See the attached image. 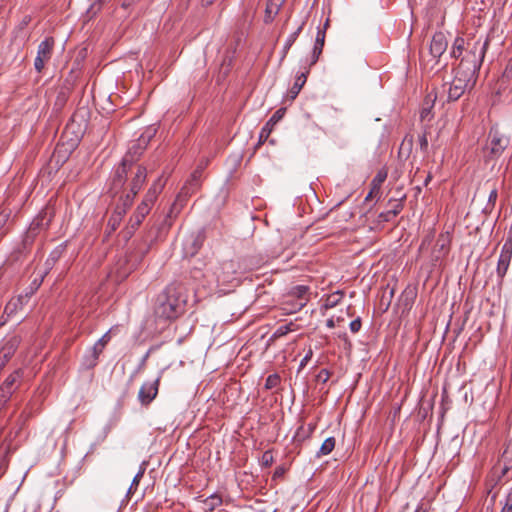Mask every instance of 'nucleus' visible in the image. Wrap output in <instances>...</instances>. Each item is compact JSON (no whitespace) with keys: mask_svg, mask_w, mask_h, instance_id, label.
I'll return each instance as SVG.
<instances>
[{"mask_svg":"<svg viewBox=\"0 0 512 512\" xmlns=\"http://www.w3.org/2000/svg\"><path fill=\"white\" fill-rule=\"evenodd\" d=\"M487 42L478 50V43H475L469 54L465 55L459 66L456 68L455 76L448 88V99L451 101L458 100L468 87H473L476 83L478 72L481 68Z\"/></svg>","mask_w":512,"mask_h":512,"instance_id":"f257e3e1","label":"nucleus"},{"mask_svg":"<svg viewBox=\"0 0 512 512\" xmlns=\"http://www.w3.org/2000/svg\"><path fill=\"white\" fill-rule=\"evenodd\" d=\"M187 301L185 289L180 283L169 284L158 297L156 314L164 319H175L183 311Z\"/></svg>","mask_w":512,"mask_h":512,"instance_id":"f03ea898","label":"nucleus"},{"mask_svg":"<svg viewBox=\"0 0 512 512\" xmlns=\"http://www.w3.org/2000/svg\"><path fill=\"white\" fill-rule=\"evenodd\" d=\"M145 140L139 139L138 144H134L129 148L128 153L124 156L121 164L115 169L111 178L110 192L113 196L120 192H125V186L129 187L132 176L131 172L135 171L142 165L133 166L134 156H140L145 148Z\"/></svg>","mask_w":512,"mask_h":512,"instance_id":"7ed1b4c3","label":"nucleus"},{"mask_svg":"<svg viewBox=\"0 0 512 512\" xmlns=\"http://www.w3.org/2000/svg\"><path fill=\"white\" fill-rule=\"evenodd\" d=\"M131 176V182L129 183V187H127L128 191L123 197H121V205L116 207L115 213L109 219L108 225L111 226L112 230H115L119 225L122 216L132 205L134 197L141 190L143 184L145 183L147 178L146 167H138L135 171L131 172Z\"/></svg>","mask_w":512,"mask_h":512,"instance_id":"20e7f679","label":"nucleus"},{"mask_svg":"<svg viewBox=\"0 0 512 512\" xmlns=\"http://www.w3.org/2000/svg\"><path fill=\"white\" fill-rule=\"evenodd\" d=\"M163 188V184L161 183V179H157L150 186L148 191L146 192L142 202L138 205L135 213L130 218V223L132 228H137L143 222L146 215L149 214L151 208L154 205L158 195L161 193Z\"/></svg>","mask_w":512,"mask_h":512,"instance_id":"39448f33","label":"nucleus"},{"mask_svg":"<svg viewBox=\"0 0 512 512\" xmlns=\"http://www.w3.org/2000/svg\"><path fill=\"white\" fill-rule=\"evenodd\" d=\"M286 297L295 301L290 305L289 300H286L283 303V310L288 314L298 312L304 308L309 301V287L306 285L294 286L289 290Z\"/></svg>","mask_w":512,"mask_h":512,"instance_id":"423d86ee","label":"nucleus"},{"mask_svg":"<svg viewBox=\"0 0 512 512\" xmlns=\"http://www.w3.org/2000/svg\"><path fill=\"white\" fill-rule=\"evenodd\" d=\"M239 264L234 260H225L213 268V274L218 284L226 285L237 280Z\"/></svg>","mask_w":512,"mask_h":512,"instance_id":"0eeeda50","label":"nucleus"},{"mask_svg":"<svg viewBox=\"0 0 512 512\" xmlns=\"http://www.w3.org/2000/svg\"><path fill=\"white\" fill-rule=\"evenodd\" d=\"M512 260V233H509L502 245L497 262L496 274L500 282L503 281Z\"/></svg>","mask_w":512,"mask_h":512,"instance_id":"6e6552de","label":"nucleus"},{"mask_svg":"<svg viewBox=\"0 0 512 512\" xmlns=\"http://www.w3.org/2000/svg\"><path fill=\"white\" fill-rule=\"evenodd\" d=\"M54 45L55 41L53 37H46L38 45L37 55L34 60V67L37 72L41 73L45 68L46 63L51 59Z\"/></svg>","mask_w":512,"mask_h":512,"instance_id":"1a4fd4ad","label":"nucleus"},{"mask_svg":"<svg viewBox=\"0 0 512 512\" xmlns=\"http://www.w3.org/2000/svg\"><path fill=\"white\" fill-rule=\"evenodd\" d=\"M207 163L200 164L191 174L177 196V201H184L194 194L201 185L202 172Z\"/></svg>","mask_w":512,"mask_h":512,"instance_id":"9d476101","label":"nucleus"},{"mask_svg":"<svg viewBox=\"0 0 512 512\" xmlns=\"http://www.w3.org/2000/svg\"><path fill=\"white\" fill-rule=\"evenodd\" d=\"M162 372L152 382H144L138 392V400L143 406H148L157 396Z\"/></svg>","mask_w":512,"mask_h":512,"instance_id":"9b49d317","label":"nucleus"},{"mask_svg":"<svg viewBox=\"0 0 512 512\" xmlns=\"http://www.w3.org/2000/svg\"><path fill=\"white\" fill-rule=\"evenodd\" d=\"M489 149L493 157L500 156L509 144V139L498 131L491 130L489 133Z\"/></svg>","mask_w":512,"mask_h":512,"instance_id":"f8f14e48","label":"nucleus"},{"mask_svg":"<svg viewBox=\"0 0 512 512\" xmlns=\"http://www.w3.org/2000/svg\"><path fill=\"white\" fill-rule=\"evenodd\" d=\"M448 42L445 35L442 32H437L433 35L429 51L434 59L440 58L446 51Z\"/></svg>","mask_w":512,"mask_h":512,"instance_id":"ddd939ff","label":"nucleus"},{"mask_svg":"<svg viewBox=\"0 0 512 512\" xmlns=\"http://www.w3.org/2000/svg\"><path fill=\"white\" fill-rule=\"evenodd\" d=\"M118 331V326L111 327L93 346L92 348V357L93 361L91 366H95L99 355L103 352L105 346L110 342L113 334H116Z\"/></svg>","mask_w":512,"mask_h":512,"instance_id":"4468645a","label":"nucleus"},{"mask_svg":"<svg viewBox=\"0 0 512 512\" xmlns=\"http://www.w3.org/2000/svg\"><path fill=\"white\" fill-rule=\"evenodd\" d=\"M284 113V109L277 110L267 121V123L262 127L259 134V144L264 143L268 139L269 135L273 130L274 125L282 119Z\"/></svg>","mask_w":512,"mask_h":512,"instance_id":"2eb2a0df","label":"nucleus"},{"mask_svg":"<svg viewBox=\"0 0 512 512\" xmlns=\"http://www.w3.org/2000/svg\"><path fill=\"white\" fill-rule=\"evenodd\" d=\"M65 249L66 245L60 244L50 252L48 258L44 263V273L48 274L52 270V268L55 266L58 260L63 256Z\"/></svg>","mask_w":512,"mask_h":512,"instance_id":"dca6fc26","label":"nucleus"},{"mask_svg":"<svg viewBox=\"0 0 512 512\" xmlns=\"http://www.w3.org/2000/svg\"><path fill=\"white\" fill-rule=\"evenodd\" d=\"M286 0H267L264 22L271 23L278 15L282 5Z\"/></svg>","mask_w":512,"mask_h":512,"instance_id":"f3484780","label":"nucleus"},{"mask_svg":"<svg viewBox=\"0 0 512 512\" xmlns=\"http://www.w3.org/2000/svg\"><path fill=\"white\" fill-rule=\"evenodd\" d=\"M387 178V172L379 171L371 181V190L365 197V201H369L373 197L380 195L381 186Z\"/></svg>","mask_w":512,"mask_h":512,"instance_id":"a211bd4d","label":"nucleus"},{"mask_svg":"<svg viewBox=\"0 0 512 512\" xmlns=\"http://www.w3.org/2000/svg\"><path fill=\"white\" fill-rule=\"evenodd\" d=\"M309 69L310 68L306 67L305 71L301 72L299 75L296 76L295 82H294L293 86L288 91V97L291 100H294L298 96V94L301 91L302 87L306 83L307 75L309 73Z\"/></svg>","mask_w":512,"mask_h":512,"instance_id":"6ab92c4d","label":"nucleus"},{"mask_svg":"<svg viewBox=\"0 0 512 512\" xmlns=\"http://www.w3.org/2000/svg\"><path fill=\"white\" fill-rule=\"evenodd\" d=\"M305 25V21H302L296 28L294 32H292L287 39L285 40L283 51H282V59H284L289 51V49L292 47V45L295 43L296 39L298 38L299 34L303 30V27Z\"/></svg>","mask_w":512,"mask_h":512,"instance_id":"aec40b11","label":"nucleus"},{"mask_svg":"<svg viewBox=\"0 0 512 512\" xmlns=\"http://www.w3.org/2000/svg\"><path fill=\"white\" fill-rule=\"evenodd\" d=\"M342 298L343 293L340 291L327 295L324 299L321 309L328 310L336 307L341 302Z\"/></svg>","mask_w":512,"mask_h":512,"instance_id":"412c9836","label":"nucleus"},{"mask_svg":"<svg viewBox=\"0 0 512 512\" xmlns=\"http://www.w3.org/2000/svg\"><path fill=\"white\" fill-rule=\"evenodd\" d=\"M464 50H467V44L463 37H456L450 51L453 58L458 59L462 56Z\"/></svg>","mask_w":512,"mask_h":512,"instance_id":"4be33fe9","label":"nucleus"},{"mask_svg":"<svg viewBox=\"0 0 512 512\" xmlns=\"http://www.w3.org/2000/svg\"><path fill=\"white\" fill-rule=\"evenodd\" d=\"M203 503L205 504L207 511L212 512L223 503V500L219 494L214 493L205 498Z\"/></svg>","mask_w":512,"mask_h":512,"instance_id":"5701e85b","label":"nucleus"},{"mask_svg":"<svg viewBox=\"0 0 512 512\" xmlns=\"http://www.w3.org/2000/svg\"><path fill=\"white\" fill-rule=\"evenodd\" d=\"M336 440L334 437H328L322 443L319 451L317 452V457L326 456L330 454L335 448Z\"/></svg>","mask_w":512,"mask_h":512,"instance_id":"b1692460","label":"nucleus"},{"mask_svg":"<svg viewBox=\"0 0 512 512\" xmlns=\"http://www.w3.org/2000/svg\"><path fill=\"white\" fill-rule=\"evenodd\" d=\"M292 331H295L294 323L290 322L288 324L281 325V326H279L274 331V333L272 334L270 340H275V339H278L280 337H283V336L287 335L289 332H292Z\"/></svg>","mask_w":512,"mask_h":512,"instance_id":"393cba45","label":"nucleus"},{"mask_svg":"<svg viewBox=\"0 0 512 512\" xmlns=\"http://www.w3.org/2000/svg\"><path fill=\"white\" fill-rule=\"evenodd\" d=\"M18 344H19L18 338L17 337H12V338H10L9 340H7L5 342V344L0 349V351L5 353L6 355L12 357L13 354L15 353L16 349H17Z\"/></svg>","mask_w":512,"mask_h":512,"instance_id":"a878e982","label":"nucleus"},{"mask_svg":"<svg viewBox=\"0 0 512 512\" xmlns=\"http://www.w3.org/2000/svg\"><path fill=\"white\" fill-rule=\"evenodd\" d=\"M504 463L503 474H506L512 468V442L509 443L502 455Z\"/></svg>","mask_w":512,"mask_h":512,"instance_id":"bb28decb","label":"nucleus"},{"mask_svg":"<svg viewBox=\"0 0 512 512\" xmlns=\"http://www.w3.org/2000/svg\"><path fill=\"white\" fill-rule=\"evenodd\" d=\"M46 273L41 272L30 284L29 291L26 292L25 297H30L33 295L41 286L44 278L46 277Z\"/></svg>","mask_w":512,"mask_h":512,"instance_id":"cd10ccee","label":"nucleus"},{"mask_svg":"<svg viewBox=\"0 0 512 512\" xmlns=\"http://www.w3.org/2000/svg\"><path fill=\"white\" fill-rule=\"evenodd\" d=\"M323 47H324L323 45H319V44L314 43V47H313V50H312V53H311V57H310L309 62L307 64L308 68H311L314 64L317 63L320 55L322 54Z\"/></svg>","mask_w":512,"mask_h":512,"instance_id":"c85d7f7f","label":"nucleus"},{"mask_svg":"<svg viewBox=\"0 0 512 512\" xmlns=\"http://www.w3.org/2000/svg\"><path fill=\"white\" fill-rule=\"evenodd\" d=\"M281 378L277 373L270 374L266 378L265 389L271 390L277 388L280 385Z\"/></svg>","mask_w":512,"mask_h":512,"instance_id":"c756f323","label":"nucleus"},{"mask_svg":"<svg viewBox=\"0 0 512 512\" xmlns=\"http://www.w3.org/2000/svg\"><path fill=\"white\" fill-rule=\"evenodd\" d=\"M328 25H329V20L327 19L325 24H324L323 29H320V28L318 29V32H317V35H316V39H315V43L316 44L324 46L325 37H326V29H327Z\"/></svg>","mask_w":512,"mask_h":512,"instance_id":"7c9ffc66","label":"nucleus"},{"mask_svg":"<svg viewBox=\"0 0 512 512\" xmlns=\"http://www.w3.org/2000/svg\"><path fill=\"white\" fill-rule=\"evenodd\" d=\"M12 393L13 390L6 389L2 386L0 387V410L7 403Z\"/></svg>","mask_w":512,"mask_h":512,"instance_id":"2f4dec72","label":"nucleus"},{"mask_svg":"<svg viewBox=\"0 0 512 512\" xmlns=\"http://www.w3.org/2000/svg\"><path fill=\"white\" fill-rule=\"evenodd\" d=\"M18 378H19V373L17 371H15L14 373L10 374L6 378V380L3 383L2 387L6 388V389H9V390H13V385L17 381Z\"/></svg>","mask_w":512,"mask_h":512,"instance_id":"473e14b6","label":"nucleus"},{"mask_svg":"<svg viewBox=\"0 0 512 512\" xmlns=\"http://www.w3.org/2000/svg\"><path fill=\"white\" fill-rule=\"evenodd\" d=\"M501 512H512V489L505 497Z\"/></svg>","mask_w":512,"mask_h":512,"instance_id":"72a5a7b5","label":"nucleus"},{"mask_svg":"<svg viewBox=\"0 0 512 512\" xmlns=\"http://www.w3.org/2000/svg\"><path fill=\"white\" fill-rule=\"evenodd\" d=\"M436 246H439V250L442 252V255H445L448 252V241L447 238L441 235L436 242Z\"/></svg>","mask_w":512,"mask_h":512,"instance_id":"f704fd0d","label":"nucleus"},{"mask_svg":"<svg viewBox=\"0 0 512 512\" xmlns=\"http://www.w3.org/2000/svg\"><path fill=\"white\" fill-rule=\"evenodd\" d=\"M497 197H498V190L496 187H494L489 193L488 203H487L486 208L490 207L492 209L496 203Z\"/></svg>","mask_w":512,"mask_h":512,"instance_id":"c9c22d12","label":"nucleus"},{"mask_svg":"<svg viewBox=\"0 0 512 512\" xmlns=\"http://www.w3.org/2000/svg\"><path fill=\"white\" fill-rule=\"evenodd\" d=\"M397 216V210H388L387 212H382L380 215H379V218L384 221V222H388V221H391L392 218L396 217Z\"/></svg>","mask_w":512,"mask_h":512,"instance_id":"e433bc0d","label":"nucleus"},{"mask_svg":"<svg viewBox=\"0 0 512 512\" xmlns=\"http://www.w3.org/2000/svg\"><path fill=\"white\" fill-rule=\"evenodd\" d=\"M362 327V321H361V318L360 317H357L356 319H354L350 325H349V328H350V331L352 333H357L360 331Z\"/></svg>","mask_w":512,"mask_h":512,"instance_id":"4c0bfd02","label":"nucleus"},{"mask_svg":"<svg viewBox=\"0 0 512 512\" xmlns=\"http://www.w3.org/2000/svg\"><path fill=\"white\" fill-rule=\"evenodd\" d=\"M330 378V372L327 369H321L316 376L317 381L326 383Z\"/></svg>","mask_w":512,"mask_h":512,"instance_id":"58836bf2","label":"nucleus"},{"mask_svg":"<svg viewBox=\"0 0 512 512\" xmlns=\"http://www.w3.org/2000/svg\"><path fill=\"white\" fill-rule=\"evenodd\" d=\"M343 321H344L343 317H337V318L331 317V318L327 319L326 326L328 328L332 329V328H335L337 325H339Z\"/></svg>","mask_w":512,"mask_h":512,"instance_id":"ea45409f","label":"nucleus"},{"mask_svg":"<svg viewBox=\"0 0 512 512\" xmlns=\"http://www.w3.org/2000/svg\"><path fill=\"white\" fill-rule=\"evenodd\" d=\"M419 145H420V149L423 152L427 151V149H428V139H427V136H426L425 133H423L422 135L419 136Z\"/></svg>","mask_w":512,"mask_h":512,"instance_id":"a19ab883","label":"nucleus"},{"mask_svg":"<svg viewBox=\"0 0 512 512\" xmlns=\"http://www.w3.org/2000/svg\"><path fill=\"white\" fill-rule=\"evenodd\" d=\"M143 474H144V470H140V471H139V472L134 476L133 481H132V484H131V486H130V488H129V493L132 491L133 487H136V486L139 484V482H140L141 478L143 477Z\"/></svg>","mask_w":512,"mask_h":512,"instance_id":"79ce46f5","label":"nucleus"},{"mask_svg":"<svg viewBox=\"0 0 512 512\" xmlns=\"http://www.w3.org/2000/svg\"><path fill=\"white\" fill-rule=\"evenodd\" d=\"M503 77L510 79L512 78V57L509 59L506 68L503 72Z\"/></svg>","mask_w":512,"mask_h":512,"instance_id":"37998d69","label":"nucleus"},{"mask_svg":"<svg viewBox=\"0 0 512 512\" xmlns=\"http://www.w3.org/2000/svg\"><path fill=\"white\" fill-rule=\"evenodd\" d=\"M262 461L266 466H269L273 462V455L270 451H266L263 453Z\"/></svg>","mask_w":512,"mask_h":512,"instance_id":"c03bdc74","label":"nucleus"},{"mask_svg":"<svg viewBox=\"0 0 512 512\" xmlns=\"http://www.w3.org/2000/svg\"><path fill=\"white\" fill-rule=\"evenodd\" d=\"M312 354H313L312 350H309L308 353L301 360L300 367H304L307 364V362L311 359Z\"/></svg>","mask_w":512,"mask_h":512,"instance_id":"a18cd8bd","label":"nucleus"},{"mask_svg":"<svg viewBox=\"0 0 512 512\" xmlns=\"http://www.w3.org/2000/svg\"><path fill=\"white\" fill-rule=\"evenodd\" d=\"M403 205L399 202H395L391 210H397V215L401 212Z\"/></svg>","mask_w":512,"mask_h":512,"instance_id":"49530a36","label":"nucleus"},{"mask_svg":"<svg viewBox=\"0 0 512 512\" xmlns=\"http://www.w3.org/2000/svg\"><path fill=\"white\" fill-rule=\"evenodd\" d=\"M16 306H17L16 302L15 303L9 302L5 307V311H8V310L12 311L14 308H16Z\"/></svg>","mask_w":512,"mask_h":512,"instance_id":"de8ad7c7","label":"nucleus"},{"mask_svg":"<svg viewBox=\"0 0 512 512\" xmlns=\"http://www.w3.org/2000/svg\"><path fill=\"white\" fill-rule=\"evenodd\" d=\"M0 357H1V359H2L5 363H7V362L10 360V358H11V356L6 355V354H5V353H3L2 351H0Z\"/></svg>","mask_w":512,"mask_h":512,"instance_id":"09e8293b","label":"nucleus"},{"mask_svg":"<svg viewBox=\"0 0 512 512\" xmlns=\"http://www.w3.org/2000/svg\"><path fill=\"white\" fill-rule=\"evenodd\" d=\"M430 180H431V175H428L426 180H425V185H428Z\"/></svg>","mask_w":512,"mask_h":512,"instance_id":"8fccbe9b","label":"nucleus"},{"mask_svg":"<svg viewBox=\"0 0 512 512\" xmlns=\"http://www.w3.org/2000/svg\"><path fill=\"white\" fill-rule=\"evenodd\" d=\"M148 356H149V353H147V354L145 355V357L143 358V362H145V361H146V359L148 358Z\"/></svg>","mask_w":512,"mask_h":512,"instance_id":"3c124183","label":"nucleus"},{"mask_svg":"<svg viewBox=\"0 0 512 512\" xmlns=\"http://www.w3.org/2000/svg\"><path fill=\"white\" fill-rule=\"evenodd\" d=\"M415 512H425L424 510L417 509Z\"/></svg>","mask_w":512,"mask_h":512,"instance_id":"603ef678","label":"nucleus"}]
</instances>
